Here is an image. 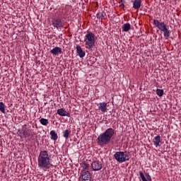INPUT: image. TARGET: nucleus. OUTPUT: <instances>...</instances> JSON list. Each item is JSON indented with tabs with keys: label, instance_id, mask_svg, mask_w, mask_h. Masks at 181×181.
I'll use <instances>...</instances> for the list:
<instances>
[{
	"label": "nucleus",
	"instance_id": "nucleus-1",
	"mask_svg": "<svg viewBox=\"0 0 181 181\" xmlns=\"http://www.w3.org/2000/svg\"><path fill=\"white\" fill-rule=\"evenodd\" d=\"M37 164L40 169L43 170H47L50 169L52 165V156L49 155V151H42L40 152V154L37 158Z\"/></svg>",
	"mask_w": 181,
	"mask_h": 181
},
{
	"label": "nucleus",
	"instance_id": "nucleus-2",
	"mask_svg": "<svg viewBox=\"0 0 181 181\" xmlns=\"http://www.w3.org/2000/svg\"><path fill=\"white\" fill-rule=\"evenodd\" d=\"M115 130L112 128H109L105 131V132L100 134L97 139L98 144L100 146H104V145H108L111 142V138L114 136Z\"/></svg>",
	"mask_w": 181,
	"mask_h": 181
},
{
	"label": "nucleus",
	"instance_id": "nucleus-3",
	"mask_svg": "<svg viewBox=\"0 0 181 181\" xmlns=\"http://www.w3.org/2000/svg\"><path fill=\"white\" fill-rule=\"evenodd\" d=\"M84 42L86 49L93 50V48L95 46V35L91 32H88L84 37Z\"/></svg>",
	"mask_w": 181,
	"mask_h": 181
},
{
	"label": "nucleus",
	"instance_id": "nucleus-4",
	"mask_svg": "<svg viewBox=\"0 0 181 181\" xmlns=\"http://www.w3.org/2000/svg\"><path fill=\"white\" fill-rule=\"evenodd\" d=\"M129 153L127 151H117L114 154V158L117 160L119 163H123V162H127V160H129L130 159Z\"/></svg>",
	"mask_w": 181,
	"mask_h": 181
},
{
	"label": "nucleus",
	"instance_id": "nucleus-5",
	"mask_svg": "<svg viewBox=\"0 0 181 181\" xmlns=\"http://www.w3.org/2000/svg\"><path fill=\"white\" fill-rule=\"evenodd\" d=\"M52 24L53 27L57 28V29H59V28H63L64 26V23L60 18H53L52 21Z\"/></svg>",
	"mask_w": 181,
	"mask_h": 181
},
{
	"label": "nucleus",
	"instance_id": "nucleus-6",
	"mask_svg": "<svg viewBox=\"0 0 181 181\" xmlns=\"http://www.w3.org/2000/svg\"><path fill=\"white\" fill-rule=\"evenodd\" d=\"M153 25L156 26V28H158V29H159L162 32H163V30H166V29L168 28L166 27V24H165L164 22L160 23L158 20L153 21Z\"/></svg>",
	"mask_w": 181,
	"mask_h": 181
},
{
	"label": "nucleus",
	"instance_id": "nucleus-7",
	"mask_svg": "<svg viewBox=\"0 0 181 181\" xmlns=\"http://www.w3.org/2000/svg\"><path fill=\"white\" fill-rule=\"evenodd\" d=\"M91 168L93 170L97 171V170H101L103 169V163L101 161H93L91 163Z\"/></svg>",
	"mask_w": 181,
	"mask_h": 181
},
{
	"label": "nucleus",
	"instance_id": "nucleus-8",
	"mask_svg": "<svg viewBox=\"0 0 181 181\" xmlns=\"http://www.w3.org/2000/svg\"><path fill=\"white\" fill-rule=\"evenodd\" d=\"M91 177H93V175H91L90 171L82 170L81 179L83 180H91Z\"/></svg>",
	"mask_w": 181,
	"mask_h": 181
},
{
	"label": "nucleus",
	"instance_id": "nucleus-9",
	"mask_svg": "<svg viewBox=\"0 0 181 181\" xmlns=\"http://www.w3.org/2000/svg\"><path fill=\"white\" fill-rule=\"evenodd\" d=\"M18 135L21 137L27 138V136H30V134L26 130L25 128H22L21 129H18Z\"/></svg>",
	"mask_w": 181,
	"mask_h": 181
},
{
	"label": "nucleus",
	"instance_id": "nucleus-10",
	"mask_svg": "<svg viewBox=\"0 0 181 181\" xmlns=\"http://www.w3.org/2000/svg\"><path fill=\"white\" fill-rule=\"evenodd\" d=\"M57 113L61 117H70V113L66 111L64 108L58 109Z\"/></svg>",
	"mask_w": 181,
	"mask_h": 181
},
{
	"label": "nucleus",
	"instance_id": "nucleus-11",
	"mask_svg": "<svg viewBox=\"0 0 181 181\" xmlns=\"http://www.w3.org/2000/svg\"><path fill=\"white\" fill-rule=\"evenodd\" d=\"M99 111L101 112H107V103L103 102L98 105Z\"/></svg>",
	"mask_w": 181,
	"mask_h": 181
},
{
	"label": "nucleus",
	"instance_id": "nucleus-12",
	"mask_svg": "<svg viewBox=\"0 0 181 181\" xmlns=\"http://www.w3.org/2000/svg\"><path fill=\"white\" fill-rule=\"evenodd\" d=\"M50 53L53 54V56H57L59 54H62V48L55 47L50 50Z\"/></svg>",
	"mask_w": 181,
	"mask_h": 181
},
{
	"label": "nucleus",
	"instance_id": "nucleus-13",
	"mask_svg": "<svg viewBox=\"0 0 181 181\" xmlns=\"http://www.w3.org/2000/svg\"><path fill=\"white\" fill-rule=\"evenodd\" d=\"M76 53L78 54V56H79V57L81 58H83L84 57V56H86V52L83 51V48H81L80 45L76 46Z\"/></svg>",
	"mask_w": 181,
	"mask_h": 181
},
{
	"label": "nucleus",
	"instance_id": "nucleus-14",
	"mask_svg": "<svg viewBox=\"0 0 181 181\" xmlns=\"http://www.w3.org/2000/svg\"><path fill=\"white\" fill-rule=\"evenodd\" d=\"M142 5V0H134L133 1L134 9H139Z\"/></svg>",
	"mask_w": 181,
	"mask_h": 181
},
{
	"label": "nucleus",
	"instance_id": "nucleus-15",
	"mask_svg": "<svg viewBox=\"0 0 181 181\" xmlns=\"http://www.w3.org/2000/svg\"><path fill=\"white\" fill-rule=\"evenodd\" d=\"M153 142L155 145V146H160V136H156L153 139Z\"/></svg>",
	"mask_w": 181,
	"mask_h": 181
},
{
	"label": "nucleus",
	"instance_id": "nucleus-16",
	"mask_svg": "<svg viewBox=\"0 0 181 181\" xmlns=\"http://www.w3.org/2000/svg\"><path fill=\"white\" fill-rule=\"evenodd\" d=\"M49 135L52 141H57V139L59 138V136H57L54 130H52L49 133Z\"/></svg>",
	"mask_w": 181,
	"mask_h": 181
},
{
	"label": "nucleus",
	"instance_id": "nucleus-17",
	"mask_svg": "<svg viewBox=\"0 0 181 181\" xmlns=\"http://www.w3.org/2000/svg\"><path fill=\"white\" fill-rule=\"evenodd\" d=\"M122 29L123 32H128L129 30H131V24H129V23H127L124 24L122 27Z\"/></svg>",
	"mask_w": 181,
	"mask_h": 181
},
{
	"label": "nucleus",
	"instance_id": "nucleus-18",
	"mask_svg": "<svg viewBox=\"0 0 181 181\" xmlns=\"http://www.w3.org/2000/svg\"><path fill=\"white\" fill-rule=\"evenodd\" d=\"M71 132V130L70 129L65 130L64 132V135H63L64 138H66V139H69V135H70Z\"/></svg>",
	"mask_w": 181,
	"mask_h": 181
},
{
	"label": "nucleus",
	"instance_id": "nucleus-19",
	"mask_svg": "<svg viewBox=\"0 0 181 181\" xmlns=\"http://www.w3.org/2000/svg\"><path fill=\"white\" fill-rule=\"evenodd\" d=\"M0 111L2 112V114H5V104L2 102H0Z\"/></svg>",
	"mask_w": 181,
	"mask_h": 181
},
{
	"label": "nucleus",
	"instance_id": "nucleus-20",
	"mask_svg": "<svg viewBox=\"0 0 181 181\" xmlns=\"http://www.w3.org/2000/svg\"><path fill=\"white\" fill-rule=\"evenodd\" d=\"M164 32V37L165 39H169V36H170V31L168 30V28H165V30H163Z\"/></svg>",
	"mask_w": 181,
	"mask_h": 181
},
{
	"label": "nucleus",
	"instance_id": "nucleus-21",
	"mask_svg": "<svg viewBox=\"0 0 181 181\" xmlns=\"http://www.w3.org/2000/svg\"><path fill=\"white\" fill-rule=\"evenodd\" d=\"M40 122L42 125H45V127L47 126V124H49V121L45 118H41Z\"/></svg>",
	"mask_w": 181,
	"mask_h": 181
},
{
	"label": "nucleus",
	"instance_id": "nucleus-22",
	"mask_svg": "<svg viewBox=\"0 0 181 181\" xmlns=\"http://www.w3.org/2000/svg\"><path fill=\"white\" fill-rule=\"evenodd\" d=\"M98 19H104V12H99L96 14Z\"/></svg>",
	"mask_w": 181,
	"mask_h": 181
},
{
	"label": "nucleus",
	"instance_id": "nucleus-23",
	"mask_svg": "<svg viewBox=\"0 0 181 181\" xmlns=\"http://www.w3.org/2000/svg\"><path fill=\"white\" fill-rule=\"evenodd\" d=\"M156 94H157V95H158V97H162V95H163V90L157 89L156 90Z\"/></svg>",
	"mask_w": 181,
	"mask_h": 181
},
{
	"label": "nucleus",
	"instance_id": "nucleus-24",
	"mask_svg": "<svg viewBox=\"0 0 181 181\" xmlns=\"http://www.w3.org/2000/svg\"><path fill=\"white\" fill-rule=\"evenodd\" d=\"M82 168H83V170H87V169H88V168H90V165H88L86 163H83Z\"/></svg>",
	"mask_w": 181,
	"mask_h": 181
},
{
	"label": "nucleus",
	"instance_id": "nucleus-25",
	"mask_svg": "<svg viewBox=\"0 0 181 181\" xmlns=\"http://www.w3.org/2000/svg\"><path fill=\"white\" fill-rule=\"evenodd\" d=\"M139 175H140V177L141 178L142 181H148V180H146V178L145 177V175H144V173L140 171Z\"/></svg>",
	"mask_w": 181,
	"mask_h": 181
},
{
	"label": "nucleus",
	"instance_id": "nucleus-26",
	"mask_svg": "<svg viewBox=\"0 0 181 181\" xmlns=\"http://www.w3.org/2000/svg\"><path fill=\"white\" fill-rule=\"evenodd\" d=\"M124 0H121L120 2H119V6L121 8H125V4H124Z\"/></svg>",
	"mask_w": 181,
	"mask_h": 181
},
{
	"label": "nucleus",
	"instance_id": "nucleus-27",
	"mask_svg": "<svg viewBox=\"0 0 181 181\" xmlns=\"http://www.w3.org/2000/svg\"><path fill=\"white\" fill-rule=\"evenodd\" d=\"M148 177H149V179H151V175H149V174H148Z\"/></svg>",
	"mask_w": 181,
	"mask_h": 181
}]
</instances>
